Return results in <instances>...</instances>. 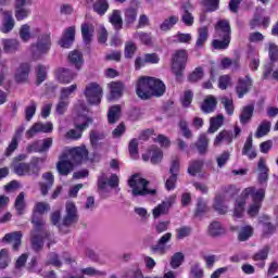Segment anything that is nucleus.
Instances as JSON below:
<instances>
[{
    "mask_svg": "<svg viewBox=\"0 0 278 278\" xmlns=\"http://www.w3.org/2000/svg\"><path fill=\"white\" fill-rule=\"evenodd\" d=\"M210 212V207H207V203L203 200V198L198 199V203L194 211V216L197 218H201L202 216H205Z\"/></svg>",
    "mask_w": 278,
    "mask_h": 278,
    "instance_id": "43",
    "label": "nucleus"
},
{
    "mask_svg": "<svg viewBox=\"0 0 278 278\" xmlns=\"http://www.w3.org/2000/svg\"><path fill=\"white\" fill-rule=\"evenodd\" d=\"M89 140L92 149H100L101 143L100 140H105V132L100 130H91L89 134Z\"/></svg>",
    "mask_w": 278,
    "mask_h": 278,
    "instance_id": "38",
    "label": "nucleus"
},
{
    "mask_svg": "<svg viewBox=\"0 0 278 278\" xmlns=\"http://www.w3.org/2000/svg\"><path fill=\"white\" fill-rule=\"evenodd\" d=\"M247 197L243 193L239 198L236 199L235 202V216L237 218H242V214H244V205H247Z\"/></svg>",
    "mask_w": 278,
    "mask_h": 278,
    "instance_id": "39",
    "label": "nucleus"
},
{
    "mask_svg": "<svg viewBox=\"0 0 278 278\" xmlns=\"http://www.w3.org/2000/svg\"><path fill=\"white\" fill-rule=\"evenodd\" d=\"M81 36L85 45H90L92 42V36H94V26L88 23L81 24Z\"/></svg>",
    "mask_w": 278,
    "mask_h": 278,
    "instance_id": "36",
    "label": "nucleus"
},
{
    "mask_svg": "<svg viewBox=\"0 0 278 278\" xmlns=\"http://www.w3.org/2000/svg\"><path fill=\"white\" fill-rule=\"evenodd\" d=\"M268 55L271 64L278 62V46L275 43H269Z\"/></svg>",
    "mask_w": 278,
    "mask_h": 278,
    "instance_id": "64",
    "label": "nucleus"
},
{
    "mask_svg": "<svg viewBox=\"0 0 278 278\" xmlns=\"http://www.w3.org/2000/svg\"><path fill=\"white\" fill-rule=\"evenodd\" d=\"M191 10H192V4H190V2H186L180 5L181 22L187 27H192L194 25V16L190 12Z\"/></svg>",
    "mask_w": 278,
    "mask_h": 278,
    "instance_id": "20",
    "label": "nucleus"
},
{
    "mask_svg": "<svg viewBox=\"0 0 278 278\" xmlns=\"http://www.w3.org/2000/svg\"><path fill=\"white\" fill-rule=\"evenodd\" d=\"M217 101L216 98L214 96H208L204 102L201 105V110L202 112H204L205 114H210L212 113L214 110H216V105H217Z\"/></svg>",
    "mask_w": 278,
    "mask_h": 278,
    "instance_id": "42",
    "label": "nucleus"
},
{
    "mask_svg": "<svg viewBox=\"0 0 278 278\" xmlns=\"http://www.w3.org/2000/svg\"><path fill=\"white\" fill-rule=\"evenodd\" d=\"M149 180L142 178L140 174H134L128 179V186L131 189L129 192L132 197H153L157 194V190L149 189Z\"/></svg>",
    "mask_w": 278,
    "mask_h": 278,
    "instance_id": "3",
    "label": "nucleus"
},
{
    "mask_svg": "<svg viewBox=\"0 0 278 278\" xmlns=\"http://www.w3.org/2000/svg\"><path fill=\"white\" fill-rule=\"evenodd\" d=\"M149 155L151 156L150 157L151 164H160V162H162V159L164 157V153L157 147H152L149 152Z\"/></svg>",
    "mask_w": 278,
    "mask_h": 278,
    "instance_id": "49",
    "label": "nucleus"
},
{
    "mask_svg": "<svg viewBox=\"0 0 278 278\" xmlns=\"http://www.w3.org/2000/svg\"><path fill=\"white\" fill-rule=\"evenodd\" d=\"M202 168H203V161L201 160L192 161L189 164L188 173L192 177H195L198 173H201Z\"/></svg>",
    "mask_w": 278,
    "mask_h": 278,
    "instance_id": "54",
    "label": "nucleus"
},
{
    "mask_svg": "<svg viewBox=\"0 0 278 278\" xmlns=\"http://www.w3.org/2000/svg\"><path fill=\"white\" fill-rule=\"evenodd\" d=\"M111 96L109 101H113V99H121L123 97V92L125 90V84L123 81H112L110 84Z\"/></svg>",
    "mask_w": 278,
    "mask_h": 278,
    "instance_id": "32",
    "label": "nucleus"
},
{
    "mask_svg": "<svg viewBox=\"0 0 278 278\" xmlns=\"http://www.w3.org/2000/svg\"><path fill=\"white\" fill-rule=\"evenodd\" d=\"M75 77H77V73L70 68L60 67L56 70V79L60 84H71Z\"/></svg>",
    "mask_w": 278,
    "mask_h": 278,
    "instance_id": "23",
    "label": "nucleus"
},
{
    "mask_svg": "<svg viewBox=\"0 0 278 278\" xmlns=\"http://www.w3.org/2000/svg\"><path fill=\"white\" fill-rule=\"evenodd\" d=\"M220 39L213 40L212 42L213 49H217L218 51H222L229 48L231 39L227 37H220Z\"/></svg>",
    "mask_w": 278,
    "mask_h": 278,
    "instance_id": "52",
    "label": "nucleus"
},
{
    "mask_svg": "<svg viewBox=\"0 0 278 278\" xmlns=\"http://www.w3.org/2000/svg\"><path fill=\"white\" fill-rule=\"evenodd\" d=\"M205 73L203 72V67H195L194 71L188 76V79L191 84H197V81H201Z\"/></svg>",
    "mask_w": 278,
    "mask_h": 278,
    "instance_id": "57",
    "label": "nucleus"
},
{
    "mask_svg": "<svg viewBox=\"0 0 278 278\" xmlns=\"http://www.w3.org/2000/svg\"><path fill=\"white\" fill-rule=\"evenodd\" d=\"M185 260H186V256L184 255V253L176 252L172 256L169 264H170L172 268L175 270V269L179 268V266H181L184 264Z\"/></svg>",
    "mask_w": 278,
    "mask_h": 278,
    "instance_id": "56",
    "label": "nucleus"
},
{
    "mask_svg": "<svg viewBox=\"0 0 278 278\" xmlns=\"http://www.w3.org/2000/svg\"><path fill=\"white\" fill-rule=\"evenodd\" d=\"M43 181L39 182V188L42 197H47L49 194V190L53 188V184H55V177L53 173L47 172L41 176Z\"/></svg>",
    "mask_w": 278,
    "mask_h": 278,
    "instance_id": "17",
    "label": "nucleus"
},
{
    "mask_svg": "<svg viewBox=\"0 0 278 278\" xmlns=\"http://www.w3.org/2000/svg\"><path fill=\"white\" fill-rule=\"evenodd\" d=\"M175 204V197H170L167 200L163 201L161 204H159L156 207H154L152 214L154 218H160V216H164L168 214V210L173 207Z\"/></svg>",
    "mask_w": 278,
    "mask_h": 278,
    "instance_id": "19",
    "label": "nucleus"
},
{
    "mask_svg": "<svg viewBox=\"0 0 278 278\" xmlns=\"http://www.w3.org/2000/svg\"><path fill=\"white\" fill-rule=\"evenodd\" d=\"M22 239H23V232L13 231V232L7 233L3 237L2 242H8L9 244L13 243V245H12L13 251H18V249L21 248Z\"/></svg>",
    "mask_w": 278,
    "mask_h": 278,
    "instance_id": "24",
    "label": "nucleus"
},
{
    "mask_svg": "<svg viewBox=\"0 0 278 278\" xmlns=\"http://www.w3.org/2000/svg\"><path fill=\"white\" fill-rule=\"evenodd\" d=\"M53 147V139L51 137L43 139L42 143L39 140L26 147L27 153H47Z\"/></svg>",
    "mask_w": 278,
    "mask_h": 278,
    "instance_id": "11",
    "label": "nucleus"
},
{
    "mask_svg": "<svg viewBox=\"0 0 278 278\" xmlns=\"http://www.w3.org/2000/svg\"><path fill=\"white\" fill-rule=\"evenodd\" d=\"M258 184H266L268 181V167L264 163V159L258 161Z\"/></svg>",
    "mask_w": 278,
    "mask_h": 278,
    "instance_id": "45",
    "label": "nucleus"
},
{
    "mask_svg": "<svg viewBox=\"0 0 278 278\" xmlns=\"http://www.w3.org/2000/svg\"><path fill=\"white\" fill-rule=\"evenodd\" d=\"M29 73H31V65L29 63H21L14 75L16 84H25L29 79Z\"/></svg>",
    "mask_w": 278,
    "mask_h": 278,
    "instance_id": "16",
    "label": "nucleus"
},
{
    "mask_svg": "<svg viewBox=\"0 0 278 278\" xmlns=\"http://www.w3.org/2000/svg\"><path fill=\"white\" fill-rule=\"evenodd\" d=\"M84 94L90 105H99L103 99V88L100 84L90 83L86 86Z\"/></svg>",
    "mask_w": 278,
    "mask_h": 278,
    "instance_id": "8",
    "label": "nucleus"
},
{
    "mask_svg": "<svg viewBox=\"0 0 278 278\" xmlns=\"http://www.w3.org/2000/svg\"><path fill=\"white\" fill-rule=\"evenodd\" d=\"M27 164L25 162L14 163L13 170L18 177H25L27 175Z\"/></svg>",
    "mask_w": 278,
    "mask_h": 278,
    "instance_id": "63",
    "label": "nucleus"
},
{
    "mask_svg": "<svg viewBox=\"0 0 278 278\" xmlns=\"http://www.w3.org/2000/svg\"><path fill=\"white\" fill-rule=\"evenodd\" d=\"M30 51L34 60H40L42 55H47L51 51V35L41 34L37 37V41L31 43Z\"/></svg>",
    "mask_w": 278,
    "mask_h": 278,
    "instance_id": "5",
    "label": "nucleus"
},
{
    "mask_svg": "<svg viewBox=\"0 0 278 278\" xmlns=\"http://www.w3.org/2000/svg\"><path fill=\"white\" fill-rule=\"evenodd\" d=\"M194 147L199 153V155H206L210 149V138L205 132L200 134L198 140L194 143Z\"/></svg>",
    "mask_w": 278,
    "mask_h": 278,
    "instance_id": "26",
    "label": "nucleus"
},
{
    "mask_svg": "<svg viewBox=\"0 0 278 278\" xmlns=\"http://www.w3.org/2000/svg\"><path fill=\"white\" fill-rule=\"evenodd\" d=\"M208 38H210V28H207V26H202L198 28V38L194 45V49H203Z\"/></svg>",
    "mask_w": 278,
    "mask_h": 278,
    "instance_id": "29",
    "label": "nucleus"
},
{
    "mask_svg": "<svg viewBox=\"0 0 278 278\" xmlns=\"http://www.w3.org/2000/svg\"><path fill=\"white\" fill-rule=\"evenodd\" d=\"M270 253V247L265 245L263 249H261L258 252H256L252 260L256 263V266L258 268H264L266 266V261L268 260V254Z\"/></svg>",
    "mask_w": 278,
    "mask_h": 278,
    "instance_id": "25",
    "label": "nucleus"
},
{
    "mask_svg": "<svg viewBox=\"0 0 278 278\" xmlns=\"http://www.w3.org/2000/svg\"><path fill=\"white\" fill-rule=\"evenodd\" d=\"M236 197V187L228 186L223 188V194H217L214 200V211L218 212V214H227V205H225V201H229V199H233Z\"/></svg>",
    "mask_w": 278,
    "mask_h": 278,
    "instance_id": "6",
    "label": "nucleus"
},
{
    "mask_svg": "<svg viewBox=\"0 0 278 278\" xmlns=\"http://www.w3.org/2000/svg\"><path fill=\"white\" fill-rule=\"evenodd\" d=\"M179 23V17L172 15L169 18H166L163 21V23L160 25L161 31H170L175 25Z\"/></svg>",
    "mask_w": 278,
    "mask_h": 278,
    "instance_id": "47",
    "label": "nucleus"
},
{
    "mask_svg": "<svg viewBox=\"0 0 278 278\" xmlns=\"http://www.w3.org/2000/svg\"><path fill=\"white\" fill-rule=\"evenodd\" d=\"M179 129L187 140H190L192 138V130H190V127L188 126V122L186 119H180L179 124Z\"/></svg>",
    "mask_w": 278,
    "mask_h": 278,
    "instance_id": "61",
    "label": "nucleus"
},
{
    "mask_svg": "<svg viewBox=\"0 0 278 278\" xmlns=\"http://www.w3.org/2000/svg\"><path fill=\"white\" fill-rule=\"evenodd\" d=\"M39 162H40V159H34L27 164V167H26L27 177H33L34 179H37V177H40V165H38Z\"/></svg>",
    "mask_w": 278,
    "mask_h": 278,
    "instance_id": "35",
    "label": "nucleus"
},
{
    "mask_svg": "<svg viewBox=\"0 0 278 278\" xmlns=\"http://www.w3.org/2000/svg\"><path fill=\"white\" fill-rule=\"evenodd\" d=\"M205 12H216L220 8V0H203Z\"/></svg>",
    "mask_w": 278,
    "mask_h": 278,
    "instance_id": "59",
    "label": "nucleus"
},
{
    "mask_svg": "<svg viewBox=\"0 0 278 278\" xmlns=\"http://www.w3.org/2000/svg\"><path fill=\"white\" fill-rule=\"evenodd\" d=\"M65 216L62 219L63 227H71L79 223V214L77 213V206L73 202L66 203Z\"/></svg>",
    "mask_w": 278,
    "mask_h": 278,
    "instance_id": "9",
    "label": "nucleus"
},
{
    "mask_svg": "<svg viewBox=\"0 0 278 278\" xmlns=\"http://www.w3.org/2000/svg\"><path fill=\"white\" fill-rule=\"evenodd\" d=\"M188 64V50L179 49L172 55V71L176 77H181Z\"/></svg>",
    "mask_w": 278,
    "mask_h": 278,
    "instance_id": "7",
    "label": "nucleus"
},
{
    "mask_svg": "<svg viewBox=\"0 0 278 278\" xmlns=\"http://www.w3.org/2000/svg\"><path fill=\"white\" fill-rule=\"evenodd\" d=\"M24 132H25V124H22L20 127L15 129L14 136L12 137L10 144L5 150L7 157H10V155H12L18 149V142L21 138H23Z\"/></svg>",
    "mask_w": 278,
    "mask_h": 278,
    "instance_id": "15",
    "label": "nucleus"
},
{
    "mask_svg": "<svg viewBox=\"0 0 278 278\" xmlns=\"http://www.w3.org/2000/svg\"><path fill=\"white\" fill-rule=\"evenodd\" d=\"M75 128L80 131H86L92 125V118L87 115H77L74 121Z\"/></svg>",
    "mask_w": 278,
    "mask_h": 278,
    "instance_id": "34",
    "label": "nucleus"
},
{
    "mask_svg": "<svg viewBox=\"0 0 278 278\" xmlns=\"http://www.w3.org/2000/svg\"><path fill=\"white\" fill-rule=\"evenodd\" d=\"M75 42V26L67 27L61 37L59 45L63 49H68Z\"/></svg>",
    "mask_w": 278,
    "mask_h": 278,
    "instance_id": "21",
    "label": "nucleus"
},
{
    "mask_svg": "<svg viewBox=\"0 0 278 278\" xmlns=\"http://www.w3.org/2000/svg\"><path fill=\"white\" fill-rule=\"evenodd\" d=\"M74 168L75 165L68 160H61L56 163V170L62 177H67V175H71Z\"/></svg>",
    "mask_w": 278,
    "mask_h": 278,
    "instance_id": "28",
    "label": "nucleus"
},
{
    "mask_svg": "<svg viewBox=\"0 0 278 278\" xmlns=\"http://www.w3.org/2000/svg\"><path fill=\"white\" fill-rule=\"evenodd\" d=\"M14 207L17 212L18 216H23V212L25 210V193L21 192L15 199Z\"/></svg>",
    "mask_w": 278,
    "mask_h": 278,
    "instance_id": "53",
    "label": "nucleus"
},
{
    "mask_svg": "<svg viewBox=\"0 0 278 278\" xmlns=\"http://www.w3.org/2000/svg\"><path fill=\"white\" fill-rule=\"evenodd\" d=\"M207 233L211 238H220L227 233V230L220 222L214 220L208 225Z\"/></svg>",
    "mask_w": 278,
    "mask_h": 278,
    "instance_id": "27",
    "label": "nucleus"
},
{
    "mask_svg": "<svg viewBox=\"0 0 278 278\" xmlns=\"http://www.w3.org/2000/svg\"><path fill=\"white\" fill-rule=\"evenodd\" d=\"M124 15L126 25H134V23H136V18H138V9L128 8L125 10Z\"/></svg>",
    "mask_w": 278,
    "mask_h": 278,
    "instance_id": "50",
    "label": "nucleus"
},
{
    "mask_svg": "<svg viewBox=\"0 0 278 278\" xmlns=\"http://www.w3.org/2000/svg\"><path fill=\"white\" fill-rule=\"evenodd\" d=\"M136 51H138V47L132 41H128L125 45L124 55L127 60H131L136 54Z\"/></svg>",
    "mask_w": 278,
    "mask_h": 278,
    "instance_id": "60",
    "label": "nucleus"
},
{
    "mask_svg": "<svg viewBox=\"0 0 278 278\" xmlns=\"http://www.w3.org/2000/svg\"><path fill=\"white\" fill-rule=\"evenodd\" d=\"M21 49V42L16 39H5L3 41V50L5 53H14V51H18Z\"/></svg>",
    "mask_w": 278,
    "mask_h": 278,
    "instance_id": "44",
    "label": "nucleus"
},
{
    "mask_svg": "<svg viewBox=\"0 0 278 278\" xmlns=\"http://www.w3.org/2000/svg\"><path fill=\"white\" fill-rule=\"evenodd\" d=\"M108 10H110V3L108 2V0H97L93 3V12H96L100 16H103L105 12H108Z\"/></svg>",
    "mask_w": 278,
    "mask_h": 278,
    "instance_id": "46",
    "label": "nucleus"
},
{
    "mask_svg": "<svg viewBox=\"0 0 278 278\" xmlns=\"http://www.w3.org/2000/svg\"><path fill=\"white\" fill-rule=\"evenodd\" d=\"M251 236H253V227L244 226L243 228H241V230L238 235V240L240 242H247V240H249V238H251Z\"/></svg>",
    "mask_w": 278,
    "mask_h": 278,
    "instance_id": "58",
    "label": "nucleus"
},
{
    "mask_svg": "<svg viewBox=\"0 0 278 278\" xmlns=\"http://www.w3.org/2000/svg\"><path fill=\"white\" fill-rule=\"evenodd\" d=\"M217 38H230L231 39V25L229 20H220L215 26Z\"/></svg>",
    "mask_w": 278,
    "mask_h": 278,
    "instance_id": "18",
    "label": "nucleus"
},
{
    "mask_svg": "<svg viewBox=\"0 0 278 278\" xmlns=\"http://www.w3.org/2000/svg\"><path fill=\"white\" fill-rule=\"evenodd\" d=\"M134 38H138L140 42L147 47H151L153 45V37L151 36V33L137 31L134 34Z\"/></svg>",
    "mask_w": 278,
    "mask_h": 278,
    "instance_id": "51",
    "label": "nucleus"
},
{
    "mask_svg": "<svg viewBox=\"0 0 278 278\" xmlns=\"http://www.w3.org/2000/svg\"><path fill=\"white\" fill-rule=\"evenodd\" d=\"M224 122H225V116H223V114H219L216 117H211L207 134H216V131H218V129L223 127Z\"/></svg>",
    "mask_w": 278,
    "mask_h": 278,
    "instance_id": "40",
    "label": "nucleus"
},
{
    "mask_svg": "<svg viewBox=\"0 0 278 278\" xmlns=\"http://www.w3.org/2000/svg\"><path fill=\"white\" fill-rule=\"evenodd\" d=\"M88 156V151L84 148H74L70 151V160L73 164H81Z\"/></svg>",
    "mask_w": 278,
    "mask_h": 278,
    "instance_id": "30",
    "label": "nucleus"
},
{
    "mask_svg": "<svg viewBox=\"0 0 278 278\" xmlns=\"http://www.w3.org/2000/svg\"><path fill=\"white\" fill-rule=\"evenodd\" d=\"M254 112H255L254 104H248V105L243 106L241 114L239 116L241 125H247L248 123H251Z\"/></svg>",
    "mask_w": 278,
    "mask_h": 278,
    "instance_id": "33",
    "label": "nucleus"
},
{
    "mask_svg": "<svg viewBox=\"0 0 278 278\" xmlns=\"http://www.w3.org/2000/svg\"><path fill=\"white\" fill-rule=\"evenodd\" d=\"M25 5H31V0H15L16 21H25V18L31 14V10L25 8Z\"/></svg>",
    "mask_w": 278,
    "mask_h": 278,
    "instance_id": "14",
    "label": "nucleus"
},
{
    "mask_svg": "<svg viewBox=\"0 0 278 278\" xmlns=\"http://www.w3.org/2000/svg\"><path fill=\"white\" fill-rule=\"evenodd\" d=\"M119 179L116 174H112L110 179L108 178V175L105 173H102L98 177V189H100L102 192H105L108 190V186L110 188H118Z\"/></svg>",
    "mask_w": 278,
    "mask_h": 278,
    "instance_id": "12",
    "label": "nucleus"
},
{
    "mask_svg": "<svg viewBox=\"0 0 278 278\" xmlns=\"http://www.w3.org/2000/svg\"><path fill=\"white\" fill-rule=\"evenodd\" d=\"M1 13L3 18H2V26L0 30L2 31V34H10V31L14 29V25H15L12 11H3V9H1Z\"/></svg>",
    "mask_w": 278,
    "mask_h": 278,
    "instance_id": "22",
    "label": "nucleus"
},
{
    "mask_svg": "<svg viewBox=\"0 0 278 278\" xmlns=\"http://www.w3.org/2000/svg\"><path fill=\"white\" fill-rule=\"evenodd\" d=\"M252 88L253 78H251V76L247 75L244 78H239L236 86V92L238 94V98L243 99L244 94H249Z\"/></svg>",
    "mask_w": 278,
    "mask_h": 278,
    "instance_id": "13",
    "label": "nucleus"
},
{
    "mask_svg": "<svg viewBox=\"0 0 278 278\" xmlns=\"http://www.w3.org/2000/svg\"><path fill=\"white\" fill-rule=\"evenodd\" d=\"M51 205L47 202H37L33 210V215L30 223L33 229L30 230V245L35 253H40V250L45 247V239L49 240L47 247L51 249V244H55V239H53V233L45 228V218L42 214L45 212H50Z\"/></svg>",
    "mask_w": 278,
    "mask_h": 278,
    "instance_id": "1",
    "label": "nucleus"
},
{
    "mask_svg": "<svg viewBox=\"0 0 278 278\" xmlns=\"http://www.w3.org/2000/svg\"><path fill=\"white\" fill-rule=\"evenodd\" d=\"M36 75H37L36 86H40V84H42V81L47 79V67L45 65L39 64L37 66Z\"/></svg>",
    "mask_w": 278,
    "mask_h": 278,
    "instance_id": "62",
    "label": "nucleus"
},
{
    "mask_svg": "<svg viewBox=\"0 0 278 278\" xmlns=\"http://www.w3.org/2000/svg\"><path fill=\"white\" fill-rule=\"evenodd\" d=\"M243 197H252L253 203L248 210V214L249 216H257L260 214V210L262 208L264 198L266 197V190L258 189L255 191L254 187H249L243 190Z\"/></svg>",
    "mask_w": 278,
    "mask_h": 278,
    "instance_id": "4",
    "label": "nucleus"
},
{
    "mask_svg": "<svg viewBox=\"0 0 278 278\" xmlns=\"http://www.w3.org/2000/svg\"><path fill=\"white\" fill-rule=\"evenodd\" d=\"M139 99H151V97H162L166 92V85L157 78L141 77L136 88Z\"/></svg>",
    "mask_w": 278,
    "mask_h": 278,
    "instance_id": "2",
    "label": "nucleus"
},
{
    "mask_svg": "<svg viewBox=\"0 0 278 278\" xmlns=\"http://www.w3.org/2000/svg\"><path fill=\"white\" fill-rule=\"evenodd\" d=\"M173 239V233L167 232L163 235L156 242L150 247V251L152 255H166L168 252V247L166 245Z\"/></svg>",
    "mask_w": 278,
    "mask_h": 278,
    "instance_id": "10",
    "label": "nucleus"
},
{
    "mask_svg": "<svg viewBox=\"0 0 278 278\" xmlns=\"http://www.w3.org/2000/svg\"><path fill=\"white\" fill-rule=\"evenodd\" d=\"M223 141L227 142V144H231V142H233V132L229 130L220 131L214 140V146L218 147Z\"/></svg>",
    "mask_w": 278,
    "mask_h": 278,
    "instance_id": "41",
    "label": "nucleus"
},
{
    "mask_svg": "<svg viewBox=\"0 0 278 278\" xmlns=\"http://www.w3.org/2000/svg\"><path fill=\"white\" fill-rule=\"evenodd\" d=\"M68 62L71 66H75L76 71H81V66H84V54L79 50H74L68 54Z\"/></svg>",
    "mask_w": 278,
    "mask_h": 278,
    "instance_id": "31",
    "label": "nucleus"
},
{
    "mask_svg": "<svg viewBox=\"0 0 278 278\" xmlns=\"http://www.w3.org/2000/svg\"><path fill=\"white\" fill-rule=\"evenodd\" d=\"M121 118V105H113L108 113V121L110 125H114Z\"/></svg>",
    "mask_w": 278,
    "mask_h": 278,
    "instance_id": "48",
    "label": "nucleus"
},
{
    "mask_svg": "<svg viewBox=\"0 0 278 278\" xmlns=\"http://www.w3.org/2000/svg\"><path fill=\"white\" fill-rule=\"evenodd\" d=\"M109 22L114 27L115 31H121L123 29V16L121 11L113 10L112 14L109 16Z\"/></svg>",
    "mask_w": 278,
    "mask_h": 278,
    "instance_id": "37",
    "label": "nucleus"
},
{
    "mask_svg": "<svg viewBox=\"0 0 278 278\" xmlns=\"http://www.w3.org/2000/svg\"><path fill=\"white\" fill-rule=\"evenodd\" d=\"M270 132V122L264 121L258 126L255 138H264V136H267Z\"/></svg>",
    "mask_w": 278,
    "mask_h": 278,
    "instance_id": "55",
    "label": "nucleus"
}]
</instances>
